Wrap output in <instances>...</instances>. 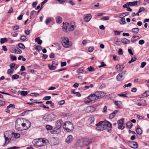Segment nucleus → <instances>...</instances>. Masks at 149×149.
Here are the masks:
<instances>
[{
  "instance_id": "obj_1",
  "label": "nucleus",
  "mask_w": 149,
  "mask_h": 149,
  "mask_svg": "<svg viewBox=\"0 0 149 149\" xmlns=\"http://www.w3.org/2000/svg\"><path fill=\"white\" fill-rule=\"evenodd\" d=\"M63 121L61 119H59L55 122V126L52 131V133L57 134L60 132V129L61 128Z\"/></svg>"
},
{
  "instance_id": "obj_2",
  "label": "nucleus",
  "mask_w": 149,
  "mask_h": 149,
  "mask_svg": "<svg viewBox=\"0 0 149 149\" xmlns=\"http://www.w3.org/2000/svg\"><path fill=\"white\" fill-rule=\"evenodd\" d=\"M63 127L68 132H70L73 129V125L70 122L67 121L64 123Z\"/></svg>"
},
{
  "instance_id": "obj_3",
  "label": "nucleus",
  "mask_w": 149,
  "mask_h": 149,
  "mask_svg": "<svg viewBox=\"0 0 149 149\" xmlns=\"http://www.w3.org/2000/svg\"><path fill=\"white\" fill-rule=\"evenodd\" d=\"M61 43L63 46L65 48H69L72 46V42L69 41L67 38L63 39Z\"/></svg>"
},
{
  "instance_id": "obj_4",
  "label": "nucleus",
  "mask_w": 149,
  "mask_h": 149,
  "mask_svg": "<svg viewBox=\"0 0 149 149\" xmlns=\"http://www.w3.org/2000/svg\"><path fill=\"white\" fill-rule=\"evenodd\" d=\"M22 120L20 118L17 119L15 121V129L18 131L23 130L22 127Z\"/></svg>"
},
{
  "instance_id": "obj_5",
  "label": "nucleus",
  "mask_w": 149,
  "mask_h": 149,
  "mask_svg": "<svg viewBox=\"0 0 149 149\" xmlns=\"http://www.w3.org/2000/svg\"><path fill=\"white\" fill-rule=\"evenodd\" d=\"M55 118V114L53 113H50L44 117L45 120L47 122H51L54 120Z\"/></svg>"
},
{
  "instance_id": "obj_6",
  "label": "nucleus",
  "mask_w": 149,
  "mask_h": 149,
  "mask_svg": "<svg viewBox=\"0 0 149 149\" xmlns=\"http://www.w3.org/2000/svg\"><path fill=\"white\" fill-rule=\"evenodd\" d=\"M97 127L96 129L98 131H102L106 129V126L104 125L103 122L101 121L96 124Z\"/></svg>"
},
{
  "instance_id": "obj_7",
  "label": "nucleus",
  "mask_w": 149,
  "mask_h": 149,
  "mask_svg": "<svg viewBox=\"0 0 149 149\" xmlns=\"http://www.w3.org/2000/svg\"><path fill=\"white\" fill-rule=\"evenodd\" d=\"M40 139H41V138L35 139L33 140L32 143L34 146H36L39 147H42L43 145L41 144Z\"/></svg>"
},
{
  "instance_id": "obj_8",
  "label": "nucleus",
  "mask_w": 149,
  "mask_h": 149,
  "mask_svg": "<svg viewBox=\"0 0 149 149\" xmlns=\"http://www.w3.org/2000/svg\"><path fill=\"white\" fill-rule=\"evenodd\" d=\"M31 125V123L29 121H26V123H24L22 122V128L23 130H26L29 128Z\"/></svg>"
},
{
  "instance_id": "obj_9",
  "label": "nucleus",
  "mask_w": 149,
  "mask_h": 149,
  "mask_svg": "<svg viewBox=\"0 0 149 149\" xmlns=\"http://www.w3.org/2000/svg\"><path fill=\"white\" fill-rule=\"evenodd\" d=\"M95 93L97 99L102 98L106 95V94L104 92L100 91H97L95 92Z\"/></svg>"
},
{
  "instance_id": "obj_10",
  "label": "nucleus",
  "mask_w": 149,
  "mask_h": 149,
  "mask_svg": "<svg viewBox=\"0 0 149 149\" xmlns=\"http://www.w3.org/2000/svg\"><path fill=\"white\" fill-rule=\"evenodd\" d=\"M129 146L133 148H136L138 147V144L135 141L129 142L128 143Z\"/></svg>"
},
{
  "instance_id": "obj_11",
  "label": "nucleus",
  "mask_w": 149,
  "mask_h": 149,
  "mask_svg": "<svg viewBox=\"0 0 149 149\" xmlns=\"http://www.w3.org/2000/svg\"><path fill=\"white\" fill-rule=\"evenodd\" d=\"M87 99L89 100H91L92 102L94 101L97 99L96 95H95V93L93 94H91L89 95Z\"/></svg>"
},
{
  "instance_id": "obj_12",
  "label": "nucleus",
  "mask_w": 149,
  "mask_h": 149,
  "mask_svg": "<svg viewBox=\"0 0 149 149\" xmlns=\"http://www.w3.org/2000/svg\"><path fill=\"white\" fill-rule=\"evenodd\" d=\"M10 51L11 53L17 54H20L22 53V51L18 48L11 49Z\"/></svg>"
},
{
  "instance_id": "obj_13",
  "label": "nucleus",
  "mask_w": 149,
  "mask_h": 149,
  "mask_svg": "<svg viewBox=\"0 0 149 149\" xmlns=\"http://www.w3.org/2000/svg\"><path fill=\"white\" fill-rule=\"evenodd\" d=\"M91 18L92 16L90 14H87L85 15L84 18L85 22H88L90 21Z\"/></svg>"
},
{
  "instance_id": "obj_14",
  "label": "nucleus",
  "mask_w": 149,
  "mask_h": 149,
  "mask_svg": "<svg viewBox=\"0 0 149 149\" xmlns=\"http://www.w3.org/2000/svg\"><path fill=\"white\" fill-rule=\"evenodd\" d=\"M95 109L94 107L93 106H90L88 107L86 109V111L87 112L90 113L92 112L95 111Z\"/></svg>"
},
{
  "instance_id": "obj_15",
  "label": "nucleus",
  "mask_w": 149,
  "mask_h": 149,
  "mask_svg": "<svg viewBox=\"0 0 149 149\" xmlns=\"http://www.w3.org/2000/svg\"><path fill=\"white\" fill-rule=\"evenodd\" d=\"M123 73L119 74L116 77V79L118 81H120L123 80L124 78L123 76Z\"/></svg>"
},
{
  "instance_id": "obj_16",
  "label": "nucleus",
  "mask_w": 149,
  "mask_h": 149,
  "mask_svg": "<svg viewBox=\"0 0 149 149\" xmlns=\"http://www.w3.org/2000/svg\"><path fill=\"white\" fill-rule=\"evenodd\" d=\"M72 141V136L71 135H69L65 139V142L68 143H70Z\"/></svg>"
},
{
  "instance_id": "obj_17",
  "label": "nucleus",
  "mask_w": 149,
  "mask_h": 149,
  "mask_svg": "<svg viewBox=\"0 0 149 149\" xmlns=\"http://www.w3.org/2000/svg\"><path fill=\"white\" fill-rule=\"evenodd\" d=\"M121 41L122 43L125 44H128L130 43V40L125 38H122Z\"/></svg>"
},
{
  "instance_id": "obj_18",
  "label": "nucleus",
  "mask_w": 149,
  "mask_h": 149,
  "mask_svg": "<svg viewBox=\"0 0 149 149\" xmlns=\"http://www.w3.org/2000/svg\"><path fill=\"white\" fill-rule=\"evenodd\" d=\"M118 112V110H116L114 111L112 113L110 114L109 118L110 119L113 118Z\"/></svg>"
},
{
  "instance_id": "obj_19",
  "label": "nucleus",
  "mask_w": 149,
  "mask_h": 149,
  "mask_svg": "<svg viewBox=\"0 0 149 149\" xmlns=\"http://www.w3.org/2000/svg\"><path fill=\"white\" fill-rule=\"evenodd\" d=\"M41 144L43 145V146H45L47 143H48V141L45 138H42L40 139Z\"/></svg>"
},
{
  "instance_id": "obj_20",
  "label": "nucleus",
  "mask_w": 149,
  "mask_h": 149,
  "mask_svg": "<svg viewBox=\"0 0 149 149\" xmlns=\"http://www.w3.org/2000/svg\"><path fill=\"white\" fill-rule=\"evenodd\" d=\"M104 125L106 126V128L107 127H108L110 128L112 127V124H111L108 121L106 120L104 122H103Z\"/></svg>"
},
{
  "instance_id": "obj_21",
  "label": "nucleus",
  "mask_w": 149,
  "mask_h": 149,
  "mask_svg": "<svg viewBox=\"0 0 149 149\" xmlns=\"http://www.w3.org/2000/svg\"><path fill=\"white\" fill-rule=\"evenodd\" d=\"M140 38L137 36H133L131 38V41L132 42H134L138 40Z\"/></svg>"
},
{
  "instance_id": "obj_22",
  "label": "nucleus",
  "mask_w": 149,
  "mask_h": 149,
  "mask_svg": "<svg viewBox=\"0 0 149 149\" xmlns=\"http://www.w3.org/2000/svg\"><path fill=\"white\" fill-rule=\"evenodd\" d=\"M68 26H69V24L68 23H65L64 24H63V31H68Z\"/></svg>"
},
{
  "instance_id": "obj_23",
  "label": "nucleus",
  "mask_w": 149,
  "mask_h": 149,
  "mask_svg": "<svg viewBox=\"0 0 149 149\" xmlns=\"http://www.w3.org/2000/svg\"><path fill=\"white\" fill-rule=\"evenodd\" d=\"M35 42H37L39 45L41 44L42 42V40L40 39L39 37L36 38H35Z\"/></svg>"
},
{
  "instance_id": "obj_24",
  "label": "nucleus",
  "mask_w": 149,
  "mask_h": 149,
  "mask_svg": "<svg viewBox=\"0 0 149 149\" xmlns=\"http://www.w3.org/2000/svg\"><path fill=\"white\" fill-rule=\"evenodd\" d=\"M56 19L57 23L59 24L62 22V18L60 16H57L56 17Z\"/></svg>"
},
{
  "instance_id": "obj_25",
  "label": "nucleus",
  "mask_w": 149,
  "mask_h": 149,
  "mask_svg": "<svg viewBox=\"0 0 149 149\" xmlns=\"http://www.w3.org/2000/svg\"><path fill=\"white\" fill-rule=\"evenodd\" d=\"M136 131L139 134H141L142 133V130L141 129L140 127H137L136 129Z\"/></svg>"
},
{
  "instance_id": "obj_26",
  "label": "nucleus",
  "mask_w": 149,
  "mask_h": 149,
  "mask_svg": "<svg viewBox=\"0 0 149 149\" xmlns=\"http://www.w3.org/2000/svg\"><path fill=\"white\" fill-rule=\"evenodd\" d=\"M114 103L115 105L117 106L118 108H120L122 104L121 102L120 101H115Z\"/></svg>"
},
{
  "instance_id": "obj_27",
  "label": "nucleus",
  "mask_w": 149,
  "mask_h": 149,
  "mask_svg": "<svg viewBox=\"0 0 149 149\" xmlns=\"http://www.w3.org/2000/svg\"><path fill=\"white\" fill-rule=\"evenodd\" d=\"M124 67L123 65H120L119 64L117 65L115 69L116 70H117L119 68L123 70L124 68Z\"/></svg>"
},
{
  "instance_id": "obj_28",
  "label": "nucleus",
  "mask_w": 149,
  "mask_h": 149,
  "mask_svg": "<svg viewBox=\"0 0 149 149\" xmlns=\"http://www.w3.org/2000/svg\"><path fill=\"white\" fill-rule=\"evenodd\" d=\"M48 66L49 68L51 70H53L56 69V67L53 65H51L50 64H48Z\"/></svg>"
},
{
  "instance_id": "obj_29",
  "label": "nucleus",
  "mask_w": 149,
  "mask_h": 149,
  "mask_svg": "<svg viewBox=\"0 0 149 149\" xmlns=\"http://www.w3.org/2000/svg\"><path fill=\"white\" fill-rule=\"evenodd\" d=\"M126 126L128 127L129 129H131L133 126L132 123L130 121L127 122L126 124Z\"/></svg>"
},
{
  "instance_id": "obj_30",
  "label": "nucleus",
  "mask_w": 149,
  "mask_h": 149,
  "mask_svg": "<svg viewBox=\"0 0 149 149\" xmlns=\"http://www.w3.org/2000/svg\"><path fill=\"white\" fill-rule=\"evenodd\" d=\"M14 71V70L10 68L8 70L7 73L8 75H10L13 73Z\"/></svg>"
},
{
  "instance_id": "obj_31",
  "label": "nucleus",
  "mask_w": 149,
  "mask_h": 149,
  "mask_svg": "<svg viewBox=\"0 0 149 149\" xmlns=\"http://www.w3.org/2000/svg\"><path fill=\"white\" fill-rule=\"evenodd\" d=\"M34 49H35L37 50L38 52H39L42 49V47L40 45H37L36 47H34Z\"/></svg>"
},
{
  "instance_id": "obj_32",
  "label": "nucleus",
  "mask_w": 149,
  "mask_h": 149,
  "mask_svg": "<svg viewBox=\"0 0 149 149\" xmlns=\"http://www.w3.org/2000/svg\"><path fill=\"white\" fill-rule=\"evenodd\" d=\"M8 41V39L6 38H1L0 39V42L1 44H2L4 43L5 42H7Z\"/></svg>"
},
{
  "instance_id": "obj_33",
  "label": "nucleus",
  "mask_w": 149,
  "mask_h": 149,
  "mask_svg": "<svg viewBox=\"0 0 149 149\" xmlns=\"http://www.w3.org/2000/svg\"><path fill=\"white\" fill-rule=\"evenodd\" d=\"M137 4V2L136 1L130 2H129V5L130 6H136Z\"/></svg>"
},
{
  "instance_id": "obj_34",
  "label": "nucleus",
  "mask_w": 149,
  "mask_h": 149,
  "mask_svg": "<svg viewBox=\"0 0 149 149\" xmlns=\"http://www.w3.org/2000/svg\"><path fill=\"white\" fill-rule=\"evenodd\" d=\"M121 18L120 22V23L121 24H124L126 23L125 19L123 17H120Z\"/></svg>"
},
{
  "instance_id": "obj_35",
  "label": "nucleus",
  "mask_w": 149,
  "mask_h": 149,
  "mask_svg": "<svg viewBox=\"0 0 149 149\" xmlns=\"http://www.w3.org/2000/svg\"><path fill=\"white\" fill-rule=\"evenodd\" d=\"M4 137L5 138V141L7 142L8 143H9L10 141L11 140V139L10 137H8V136L5 135H4Z\"/></svg>"
},
{
  "instance_id": "obj_36",
  "label": "nucleus",
  "mask_w": 149,
  "mask_h": 149,
  "mask_svg": "<svg viewBox=\"0 0 149 149\" xmlns=\"http://www.w3.org/2000/svg\"><path fill=\"white\" fill-rule=\"evenodd\" d=\"M90 143V142L86 139L85 140L83 143V145L85 146L88 145Z\"/></svg>"
},
{
  "instance_id": "obj_37",
  "label": "nucleus",
  "mask_w": 149,
  "mask_h": 149,
  "mask_svg": "<svg viewBox=\"0 0 149 149\" xmlns=\"http://www.w3.org/2000/svg\"><path fill=\"white\" fill-rule=\"evenodd\" d=\"M19 76L17 74H14L11 77L12 80H13L14 79H16L19 78Z\"/></svg>"
},
{
  "instance_id": "obj_38",
  "label": "nucleus",
  "mask_w": 149,
  "mask_h": 149,
  "mask_svg": "<svg viewBox=\"0 0 149 149\" xmlns=\"http://www.w3.org/2000/svg\"><path fill=\"white\" fill-rule=\"evenodd\" d=\"M15 64L14 63H11L10 64V68L12 69H14L15 70H16L17 67L15 68Z\"/></svg>"
},
{
  "instance_id": "obj_39",
  "label": "nucleus",
  "mask_w": 149,
  "mask_h": 149,
  "mask_svg": "<svg viewBox=\"0 0 149 149\" xmlns=\"http://www.w3.org/2000/svg\"><path fill=\"white\" fill-rule=\"evenodd\" d=\"M12 134L14 135V136H15V138H19L20 137V134L19 133L13 132L12 133Z\"/></svg>"
},
{
  "instance_id": "obj_40",
  "label": "nucleus",
  "mask_w": 149,
  "mask_h": 149,
  "mask_svg": "<svg viewBox=\"0 0 149 149\" xmlns=\"http://www.w3.org/2000/svg\"><path fill=\"white\" fill-rule=\"evenodd\" d=\"M129 94L128 92H126L125 93H123L122 94H118V95L120 97H127L126 95H128Z\"/></svg>"
},
{
  "instance_id": "obj_41",
  "label": "nucleus",
  "mask_w": 149,
  "mask_h": 149,
  "mask_svg": "<svg viewBox=\"0 0 149 149\" xmlns=\"http://www.w3.org/2000/svg\"><path fill=\"white\" fill-rule=\"evenodd\" d=\"M95 120V119L94 117H92L89 118L88 120V121L90 124H91L94 122Z\"/></svg>"
},
{
  "instance_id": "obj_42",
  "label": "nucleus",
  "mask_w": 149,
  "mask_h": 149,
  "mask_svg": "<svg viewBox=\"0 0 149 149\" xmlns=\"http://www.w3.org/2000/svg\"><path fill=\"white\" fill-rule=\"evenodd\" d=\"M132 31L133 32H134L136 33H137L139 32V30L138 28H134L132 29Z\"/></svg>"
},
{
  "instance_id": "obj_43",
  "label": "nucleus",
  "mask_w": 149,
  "mask_h": 149,
  "mask_svg": "<svg viewBox=\"0 0 149 149\" xmlns=\"http://www.w3.org/2000/svg\"><path fill=\"white\" fill-rule=\"evenodd\" d=\"M124 119H121L118 121L117 123L118 125H123L124 121Z\"/></svg>"
},
{
  "instance_id": "obj_44",
  "label": "nucleus",
  "mask_w": 149,
  "mask_h": 149,
  "mask_svg": "<svg viewBox=\"0 0 149 149\" xmlns=\"http://www.w3.org/2000/svg\"><path fill=\"white\" fill-rule=\"evenodd\" d=\"M46 128L47 130H51L52 129L53 127L51 125H47L46 126Z\"/></svg>"
},
{
  "instance_id": "obj_45",
  "label": "nucleus",
  "mask_w": 149,
  "mask_h": 149,
  "mask_svg": "<svg viewBox=\"0 0 149 149\" xmlns=\"http://www.w3.org/2000/svg\"><path fill=\"white\" fill-rule=\"evenodd\" d=\"M19 47L22 49H24L25 48V46L22 43H19L18 44Z\"/></svg>"
},
{
  "instance_id": "obj_46",
  "label": "nucleus",
  "mask_w": 149,
  "mask_h": 149,
  "mask_svg": "<svg viewBox=\"0 0 149 149\" xmlns=\"http://www.w3.org/2000/svg\"><path fill=\"white\" fill-rule=\"evenodd\" d=\"M107 106H105L103 108L102 111V112L104 113H106L107 112Z\"/></svg>"
},
{
  "instance_id": "obj_47",
  "label": "nucleus",
  "mask_w": 149,
  "mask_h": 149,
  "mask_svg": "<svg viewBox=\"0 0 149 149\" xmlns=\"http://www.w3.org/2000/svg\"><path fill=\"white\" fill-rule=\"evenodd\" d=\"M143 96L147 97L149 96V91H146L144 93H143Z\"/></svg>"
},
{
  "instance_id": "obj_48",
  "label": "nucleus",
  "mask_w": 149,
  "mask_h": 149,
  "mask_svg": "<svg viewBox=\"0 0 149 149\" xmlns=\"http://www.w3.org/2000/svg\"><path fill=\"white\" fill-rule=\"evenodd\" d=\"M70 25L72 29L71 30H74L75 27V25L74 23H72Z\"/></svg>"
},
{
  "instance_id": "obj_49",
  "label": "nucleus",
  "mask_w": 149,
  "mask_h": 149,
  "mask_svg": "<svg viewBox=\"0 0 149 149\" xmlns=\"http://www.w3.org/2000/svg\"><path fill=\"white\" fill-rule=\"evenodd\" d=\"M136 60V57L132 58H131L130 61H129L128 63L130 64L132 62L135 61Z\"/></svg>"
},
{
  "instance_id": "obj_50",
  "label": "nucleus",
  "mask_w": 149,
  "mask_h": 149,
  "mask_svg": "<svg viewBox=\"0 0 149 149\" xmlns=\"http://www.w3.org/2000/svg\"><path fill=\"white\" fill-rule=\"evenodd\" d=\"M26 39L27 37L24 35L22 36L20 38V40L22 41L25 40Z\"/></svg>"
},
{
  "instance_id": "obj_51",
  "label": "nucleus",
  "mask_w": 149,
  "mask_h": 149,
  "mask_svg": "<svg viewBox=\"0 0 149 149\" xmlns=\"http://www.w3.org/2000/svg\"><path fill=\"white\" fill-rule=\"evenodd\" d=\"M28 94V93L27 91H22L21 92V95L25 96L27 95Z\"/></svg>"
},
{
  "instance_id": "obj_52",
  "label": "nucleus",
  "mask_w": 149,
  "mask_h": 149,
  "mask_svg": "<svg viewBox=\"0 0 149 149\" xmlns=\"http://www.w3.org/2000/svg\"><path fill=\"white\" fill-rule=\"evenodd\" d=\"M15 106L14 104H10L7 107V108L8 109L10 108H11L12 109H13L15 108Z\"/></svg>"
},
{
  "instance_id": "obj_53",
  "label": "nucleus",
  "mask_w": 149,
  "mask_h": 149,
  "mask_svg": "<svg viewBox=\"0 0 149 149\" xmlns=\"http://www.w3.org/2000/svg\"><path fill=\"white\" fill-rule=\"evenodd\" d=\"M51 98V97L50 96H46L44 97L43 98V100H49Z\"/></svg>"
},
{
  "instance_id": "obj_54",
  "label": "nucleus",
  "mask_w": 149,
  "mask_h": 149,
  "mask_svg": "<svg viewBox=\"0 0 149 149\" xmlns=\"http://www.w3.org/2000/svg\"><path fill=\"white\" fill-rule=\"evenodd\" d=\"M10 59L12 61H16L17 60V58L16 56L12 55L10 56Z\"/></svg>"
},
{
  "instance_id": "obj_55",
  "label": "nucleus",
  "mask_w": 149,
  "mask_h": 149,
  "mask_svg": "<svg viewBox=\"0 0 149 149\" xmlns=\"http://www.w3.org/2000/svg\"><path fill=\"white\" fill-rule=\"evenodd\" d=\"M52 19L50 18H48L46 19V21H45V23L47 25L50 22H51L52 21Z\"/></svg>"
},
{
  "instance_id": "obj_56",
  "label": "nucleus",
  "mask_w": 149,
  "mask_h": 149,
  "mask_svg": "<svg viewBox=\"0 0 149 149\" xmlns=\"http://www.w3.org/2000/svg\"><path fill=\"white\" fill-rule=\"evenodd\" d=\"M114 43L117 45L120 46L121 45V42L120 41H116Z\"/></svg>"
},
{
  "instance_id": "obj_57",
  "label": "nucleus",
  "mask_w": 149,
  "mask_h": 149,
  "mask_svg": "<svg viewBox=\"0 0 149 149\" xmlns=\"http://www.w3.org/2000/svg\"><path fill=\"white\" fill-rule=\"evenodd\" d=\"M39 95L38 94L36 93H32L31 94V95L32 96H38Z\"/></svg>"
},
{
  "instance_id": "obj_58",
  "label": "nucleus",
  "mask_w": 149,
  "mask_h": 149,
  "mask_svg": "<svg viewBox=\"0 0 149 149\" xmlns=\"http://www.w3.org/2000/svg\"><path fill=\"white\" fill-rule=\"evenodd\" d=\"M65 103V101L64 100H62L58 102V104L60 105H61Z\"/></svg>"
},
{
  "instance_id": "obj_59",
  "label": "nucleus",
  "mask_w": 149,
  "mask_h": 149,
  "mask_svg": "<svg viewBox=\"0 0 149 149\" xmlns=\"http://www.w3.org/2000/svg\"><path fill=\"white\" fill-rule=\"evenodd\" d=\"M93 50H94V48L93 47H90L88 49V52H93Z\"/></svg>"
},
{
  "instance_id": "obj_60",
  "label": "nucleus",
  "mask_w": 149,
  "mask_h": 149,
  "mask_svg": "<svg viewBox=\"0 0 149 149\" xmlns=\"http://www.w3.org/2000/svg\"><path fill=\"white\" fill-rule=\"evenodd\" d=\"M146 64V63L145 62H143L141 63V68H144Z\"/></svg>"
},
{
  "instance_id": "obj_61",
  "label": "nucleus",
  "mask_w": 149,
  "mask_h": 149,
  "mask_svg": "<svg viewBox=\"0 0 149 149\" xmlns=\"http://www.w3.org/2000/svg\"><path fill=\"white\" fill-rule=\"evenodd\" d=\"M19 27L18 25H16L13 26V29L14 30H15L18 29Z\"/></svg>"
},
{
  "instance_id": "obj_62",
  "label": "nucleus",
  "mask_w": 149,
  "mask_h": 149,
  "mask_svg": "<svg viewBox=\"0 0 149 149\" xmlns=\"http://www.w3.org/2000/svg\"><path fill=\"white\" fill-rule=\"evenodd\" d=\"M125 128V127L123 125H118V129H120L122 130L123 129Z\"/></svg>"
},
{
  "instance_id": "obj_63",
  "label": "nucleus",
  "mask_w": 149,
  "mask_h": 149,
  "mask_svg": "<svg viewBox=\"0 0 149 149\" xmlns=\"http://www.w3.org/2000/svg\"><path fill=\"white\" fill-rule=\"evenodd\" d=\"M87 70L90 72H92L94 70V69L92 67L90 66L87 68Z\"/></svg>"
},
{
  "instance_id": "obj_64",
  "label": "nucleus",
  "mask_w": 149,
  "mask_h": 149,
  "mask_svg": "<svg viewBox=\"0 0 149 149\" xmlns=\"http://www.w3.org/2000/svg\"><path fill=\"white\" fill-rule=\"evenodd\" d=\"M145 43L144 41L143 40H139V44L140 45H142Z\"/></svg>"
}]
</instances>
